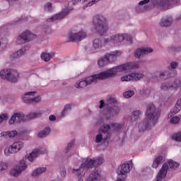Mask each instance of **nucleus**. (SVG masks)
Segmentation results:
<instances>
[{
    "instance_id": "nucleus-40",
    "label": "nucleus",
    "mask_w": 181,
    "mask_h": 181,
    "mask_svg": "<svg viewBox=\"0 0 181 181\" xmlns=\"http://www.w3.org/2000/svg\"><path fill=\"white\" fill-rule=\"evenodd\" d=\"M179 122H180V118L179 117H174L170 119L171 124H179Z\"/></svg>"
},
{
    "instance_id": "nucleus-42",
    "label": "nucleus",
    "mask_w": 181,
    "mask_h": 181,
    "mask_svg": "<svg viewBox=\"0 0 181 181\" xmlns=\"http://www.w3.org/2000/svg\"><path fill=\"white\" fill-rule=\"evenodd\" d=\"M160 78H162V80H166L167 78H169V76H166V72H160L159 73Z\"/></svg>"
},
{
    "instance_id": "nucleus-31",
    "label": "nucleus",
    "mask_w": 181,
    "mask_h": 181,
    "mask_svg": "<svg viewBox=\"0 0 181 181\" xmlns=\"http://www.w3.org/2000/svg\"><path fill=\"white\" fill-rule=\"evenodd\" d=\"M98 64L99 67H104V66H107V64H108V59H106L105 57H104L98 61Z\"/></svg>"
},
{
    "instance_id": "nucleus-15",
    "label": "nucleus",
    "mask_w": 181,
    "mask_h": 181,
    "mask_svg": "<svg viewBox=\"0 0 181 181\" xmlns=\"http://www.w3.org/2000/svg\"><path fill=\"white\" fill-rule=\"evenodd\" d=\"M26 168H28L26 162L25 160H21L19 164L10 171V175L11 176H19V174L22 173V171L25 170Z\"/></svg>"
},
{
    "instance_id": "nucleus-52",
    "label": "nucleus",
    "mask_w": 181,
    "mask_h": 181,
    "mask_svg": "<svg viewBox=\"0 0 181 181\" xmlns=\"http://www.w3.org/2000/svg\"><path fill=\"white\" fill-rule=\"evenodd\" d=\"M116 181H125V179L117 178Z\"/></svg>"
},
{
    "instance_id": "nucleus-16",
    "label": "nucleus",
    "mask_w": 181,
    "mask_h": 181,
    "mask_svg": "<svg viewBox=\"0 0 181 181\" xmlns=\"http://www.w3.org/2000/svg\"><path fill=\"white\" fill-rule=\"evenodd\" d=\"M143 77H144V75L142 73H132L122 76L121 81H138L142 80Z\"/></svg>"
},
{
    "instance_id": "nucleus-14",
    "label": "nucleus",
    "mask_w": 181,
    "mask_h": 181,
    "mask_svg": "<svg viewBox=\"0 0 181 181\" xmlns=\"http://www.w3.org/2000/svg\"><path fill=\"white\" fill-rule=\"evenodd\" d=\"M153 5L156 6H163L168 8L171 5H177L180 2V0H151Z\"/></svg>"
},
{
    "instance_id": "nucleus-5",
    "label": "nucleus",
    "mask_w": 181,
    "mask_h": 181,
    "mask_svg": "<svg viewBox=\"0 0 181 181\" xmlns=\"http://www.w3.org/2000/svg\"><path fill=\"white\" fill-rule=\"evenodd\" d=\"M112 129L113 131L117 132L121 128H122V124L119 123L112 124L110 127L108 124H105L100 127V131L102 134H99L95 137V142L100 144V142H107V139L111 138V133H110V129Z\"/></svg>"
},
{
    "instance_id": "nucleus-11",
    "label": "nucleus",
    "mask_w": 181,
    "mask_h": 181,
    "mask_svg": "<svg viewBox=\"0 0 181 181\" xmlns=\"http://www.w3.org/2000/svg\"><path fill=\"white\" fill-rule=\"evenodd\" d=\"M25 146V144L22 141H15L11 146H7L4 149V155L9 156L12 153H17L22 148Z\"/></svg>"
},
{
    "instance_id": "nucleus-43",
    "label": "nucleus",
    "mask_w": 181,
    "mask_h": 181,
    "mask_svg": "<svg viewBox=\"0 0 181 181\" xmlns=\"http://www.w3.org/2000/svg\"><path fill=\"white\" fill-rule=\"evenodd\" d=\"M74 146V140H72L71 142H69L68 144V146L66 149V152H69V151H70V149H71V148Z\"/></svg>"
},
{
    "instance_id": "nucleus-22",
    "label": "nucleus",
    "mask_w": 181,
    "mask_h": 181,
    "mask_svg": "<svg viewBox=\"0 0 181 181\" xmlns=\"http://www.w3.org/2000/svg\"><path fill=\"white\" fill-rule=\"evenodd\" d=\"M153 52V50L152 49V48H144V49H138L135 54L134 56L135 57H141V56H144V54H148V53H152Z\"/></svg>"
},
{
    "instance_id": "nucleus-3",
    "label": "nucleus",
    "mask_w": 181,
    "mask_h": 181,
    "mask_svg": "<svg viewBox=\"0 0 181 181\" xmlns=\"http://www.w3.org/2000/svg\"><path fill=\"white\" fill-rule=\"evenodd\" d=\"M103 163H104V158L103 157H98L95 160L87 158L78 169L72 170V173L78 177V181H83L82 177L86 175L88 169L93 168V166H100Z\"/></svg>"
},
{
    "instance_id": "nucleus-12",
    "label": "nucleus",
    "mask_w": 181,
    "mask_h": 181,
    "mask_svg": "<svg viewBox=\"0 0 181 181\" xmlns=\"http://www.w3.org/2000/svg\"><path fill=\"white\" fill-rule=\"evenodd\" d=\"M33 39H36V35L30 31H25L17 37L16 43L17 45H24Z\"/></svg>"
},
{
    "instance_id": "nucleus-20",
    "label": "nucleus",
    "mask_w": 181,
    "mask_h": 181,
    "mask_svg": "<svg viewBox=\"0 0 181 181\" xmlns=\"http://www.w3.org/2000/svg\"><path fill=\"white\" fill-rule=\"evenodd\" d=\"M121 56V52L119 51H115L112 52L110 54H107L105 56V59L107 60V64L108 63H112L117 59V57H119Z\"/></svg>"
},
{
    "instance_id": "nucleus-28",
    "label": "nucleus",
    "mask_w": 181,
    "mask_h": 181,
    "mask_svg": "<svg viewBox=\"0 0 181 181\" xmlns=\"http://www.w3.org/2000/svg\"><path fill=\"white\" fill-rule=\"evenodd\" d=\"M181 110V99L177 101L175 107L170 111L171 114H177Z\"/></svg>"
},
{
    "instance_id": "nucleus-37",
    "label": "nucleus",
    "mask_w": 181,
    "mask_h": 181,
    "mask_svg": "<svg viewBox=\"0 0 181 181\" xmlns=\"http://www.w3.org/2000/svg\"><path fill=\"white\" fill-rule=\"evenodd\" d=\"M141 114V111L136 110L133 112V117H132L131 120L132 121H136L138 117H139V115Z\"/></svg>"
},
{
    "instance_id": "nucleus-8",
    "label": "nucleus",
    "mask_w": 181,
    "mask_h": 181,
    "mask_svg": "<svg viewBox=\"0 0 181 181\" xmlns=\"http://www.w3.org/2000/svg\"><path fill=\"white\" fill-rule=\"evenodd\" d=\"M42 115V113H30L26 117H25V115L22 113H15L11 118L10 119L8 123L10 125H12L13 124H15V122L19 123V122H23V121H28V119H35V118H37V117H40Z\"/></svg>"
},
{
    "instance_id": "nucleus-49",
    "label": "nucleus",
    "mask_w": 181,
    "mask_h": 181,
    "mask_svg": "<svg viewBox=\"0 0 181 181\" xmlns=\"http://www.w3.org/2000/svg\"><path fill=\"white\" fill-rule=\"evenodd\" d=\"M49 121H56V116L50 115L49 116Z\"/></svg>"
},
{
    "instance_id": "nucleus-30",
    "label": "nucleus",
    "mask_w": 181,
    "mask_h": 181,
    "mask_svg": "<svg viewBox=\"0 0 181 181\" xmlns=\"http://www.w3.org/2000/svg\"><path fill=\"white\" fill-rule=\"evenodd\" d=\"M50 134V128L46 127L43 131L38 133L39 138H45Z\"/></svg>"
},
{
    "instance_id": "nucleus-17",
    "label": "nucleus",
    "mask_w": 181,
    "mask_h": 181,
    "mask_svg": "<svg viewBox=\"0 0 181 181\" xmlns=\"http://www.w3.org/2000/svg\"><path fill=\"white\" fill-rule=\"evenodd\" d=\"M87 37V34L84 31H81L77 33H71L69 35V42H81L83 39Z\"/></svg>"
},
{
    "instance_id": "nucleus-9",
    "label": "nucleus",
    "mask_w": 181,
    "mask_h": 181,
    "mask_svg": "<svg viewBox=\"0 0 181 181\" xmlns=\"http://www.w3.org/2000/svg\"><path fill=\"white\" fill-rule=\"evenodd\" d=\"M176 169L179 168V163L173 161V160H170L167 163H164L161 169L158 173L156 177V181H162L163 179L166 177L168 173V169Z\"/></svg>"
},
{
    "instance_id": "nucleus-1",
    "label": "nucleus",
    "mask_w": 181,
    "mask_h": 181,
    "mask_svg": "<svg viewBox=\"0 0 181 181\" xmlns=\"http://www.w3.org/2000/svg\"><path fill=\"white\" fill-rule=\"evenodd\" d=\"M138 67H139V63L138 62L119 65L110 69L106 71L88 76L85 80L79 81L75 83V87L76 88H83V87H87V86H90L92 83H95L98 80H105V78H110V77L117 76V74L121 71H128L132 70V69H138Z\"/></svg>"
},
{
    "instance_id": "nucleus-51",
    "label": "nucleus",
    "mask_w": 181,
    "mask_h": 181,
    "mask_svg": "<svg viewBox=\"0 0 181 181\" xmlns=\"http://www.w3.org/2000/svg\"><path fill=\"white\" fill-rule=\"evenodd\" d=\"M100 108H103V107L105 105V103H104V100H100Z\"/></svg>"
},
{
    "instance_id": "nucleus-21",
    "label": "nucleus",
    "mask_w": 181,
    "mask_h": 181,
    "mask_svg": "<svg viewBox=\"0 0 181 181\" xmlns=\"http://www.w3.org/2000/svg\"><path fill=\"white\" fill-rule=\"evenodd\" d=\"M43 153V151L40 149H35L31 153H30L28 156L27 155L25 156L26 159H28L30 162H33L39 155H42Z\"/></svg>"
},
{
    "instance_id": "nucleus-23",
    "label": "nucleus",
    "mask_w": 181,
    "mask_h": 181,
    "mask_svg": "<svg viewBox=\"0 0 181 181\" xmlns=\"http://www.w3.org/2000/svg\"><path fill=\"white\" fill-rule=\"evenodd\" d=\"M26 50H28V49H26V47H24L21 48V49H19L18 51H17L16 52L11 54V57L12 59H18V58L21 57V56H23V54H25V53H26Z\"/></svg>"
},
{
    "instance_id": "nucleus-38",
    "label": "nucleus",
    "mask_w": 181,
    "mask_h": 181,
    "mask_svg": "<svg viewBox=\"0 0 181 181\" xmlns=\"http://www.w3.org/2000/svg\"><path fill=\"white\" fill-rule=\"evenodd\" d=\"M6 169H8V164L6 163H4V161H0V172L6 170Z\"/></svg>"
},
{
    "instance_id": "nucleus-10",
    "label": "nucleus",
    "mask_w": 181,
    "mask_h": 181,
    "mask_svg": "<svg viewBox=\"0 0 181 181\" xmlns=\"http://www.w3.org/2000/svg\"><path fill=\"white\" fill-rule=\"evenodd\" d=\"M0 77L4 80H8L11 83H16L19 78V73L16 70L3 69L0 71Z\"/></svg>"
},
{
    "instance_id": "nucleus-54",
    "label": "nucleus",
    "mask_w": 181,
    "mask_h": 181,
    "mask_svg": "<svg viewBox=\"0 0 181 181\" xmlns=\"http://www.w3.org/2000/svg\"><path fill=\"white\" fill-rule=\"evenodd\" d=\"M144 9H145V11H146V9H148V7H146Z\"/></svg>"
},
{
    "instance_id": "nucleus-35",
    "label": "nucleus",
    "mask_w": 181,
    "mask_h": 181,
    "mask_svg": "<svg viewBox=\"0 0 181 181\" xmlns=\"http://www.w3.org/2000/svg\"><path fill=\"white\" fill-rule=\"evenodd\" d=\"M172 139H174V141H177V142H181V132L174 134Z\"/></svg>"
},
{
    "instance_id": "nucleus-27",
    "label": "nucleus",
    "mask_w": 181,
    "mask_h": 181,
    "mask_svg": "<svg viewBox=\"0 0 181 181\" xmlns=\"http://www.w3.org/2000/svg\"><path fill=\"white\" fill-rule=\"evenodd\" d=\"M162 160H163V157L161 156L156 157L152 164V168L156 169L162 163Z\"/></svg>"
},
{
    "instance_id": "nucleus-32",
    "label": "nucleus",
    "mask_w": 181,
    "mask_h": 181,
    "mask_svg": "<svg viewBox=\"0 0 181 181\" xmlns=\"http://www.w3.org/2000/svg\"><path fill=\"white\" fill-rule=\"evenodd\" d=\"M41 59L42 60H44V62H50L52 59V55L50 54L43 52L41 54Z\"/></svg>"
},
{
    "instance_id": "nucleus-18",
    "label": "nucleus",
    "mask_w": 181,
    "mask_h": 181,
    "mask_svg": "<svg viewBox=\"0 0 181 181\" xmlns=\"http://www.w3.org/2000/svg\"><path fill=\"white\" fill-rule=\"evenodd\" d=\"M131 167L129 166V164L124 163L117 168V173L119 175V176H127V174L129 173Z\"/></svg>"
},
{
    "instance_id": "nucleus-7",
    "label": "nucleus",
    "mask_w": 181,
    "mask_h": 181,
    "mask_svg": "<svg viewBox=\"0 0 181 181\" xmlns=\"http://www.w3.org/2000/svg\"><path fill=\"white\" fill-rule=\"evenodd\" d=\"M78 2H81V4H84V2H87V0H71V1L67 4V7L64 9L61 13L48 18L47 22H54V21H59L60 19H63L64 16H67L69 15V12L70 11H73L74 8L71 6L72 5H76Z\"/></svg>"
},
{
    "instance_id": "nucleus-47",
    "label": "nucleus",
    "mask_w": 181,
    "mask_h": 181,
    "mask_svg": "<svg viewBox=\"0 0 181 181\" xmlns=\"http://www.w3.org/2000/svg\"><path fill=\"white\" fill-rule=\"evenodd\" d=\"M170 67H171V69H176V67H177V62H171Z\"/></svg>"
},
{
    "instance_id": "nucleus-50",
    "label": "nucleus",
    "mask_w": 181,
    "mask_h": 181,
    "mask_svg": "<svg viewBox=\"0 0 181 181\" xmlns=\"http://www.w3.org/2000/svg\"><path fill=\"white\" fill-rule=\"evenodd\" d=\"M61 176H62L63 177H64V176H66V170L63 169L61 171Z\"/></svg>"
},
{
    "instance_id": "nucleus-4",
    "label": "nucleus",
    "mask_w": 181,
    "mask_h": 181,
    "mask_svg": "<svg viewBox=\"0 0 181 181\" xmlns=\"http://www.w3.org/2000/svg\"><path fill=\"white\" fill-rule=\"evenodd\" d=\"M122 40H127L130 44L132 43V37L128 34L124 35H113L109 38H105L104 41H103L98 38H96L93 40V46L95 49H98V47H101L103 45H117V43H121Z\"/></svg>"
},
{
    "instance_id": "nucleus-53",
    "label": "nucleus",
    "mask_w": 181,
    "mask_h": 181,
    "mask_svg": "<svg viewBox=\"0 0 181 181\" xmlns=\"http://www.w3.org/2000/svg\"><path fill=\"white\" fill-rule=\"evenodd\" d=\"M146 92L148 93V94H150L151 91L149 90H146Z\"/></svg>"
},
{
    "instance_id": "nucleus-45",
    "label": "nucleus",
    "mask_w": 181,
    "mask_h": 181,
    "mask_svg": "<svg viewBox=\"0 0 181 181\" xmlns=\"http://www.w3.org/2000/svg\"><path fill=\"white\" fill-rule=\"evenodd\" d=\"M6 119H8V115L3 114L0 115V124H2V122L5 121Z\"/></svg>"
},
{
    "instance_id": "nucleus-48",
    "label": "nucleus",
    "mask_w": 181,
    "mask_h": 181,
    "mask_svg": "<svg viewBox=\"0 0 181 181\" xmlns=\"http://www.w3.org/2000/svg\"><path fill=\"white\" fill-rule=\"evenodd\" d=\"M149 0H143L139 3V5H145V4H148Z\"/></svg>"
},
{
    "instance_id": "nucleus-13",
    "label": "nucleus",
    "mask_w": 181,
    "mask_h": 181,
    "mask_svg": "<svg viewBox=\"0 0 181 181\" xmlns=\"http://www.w3.org/2000/svg\"><path fill=\"white\" fill-rule=\"evenodd\" d=\"M36 94V92H28L24 94L23 97V100L25 104H37V103H40V97L37 96L33 98V95Z\"/></svg>"
},
{
    "instance_id": "nucleus-26",
    "label": "nucleus",
    "mask_w": 181,
    "mask_h": 181,
    "mask_svg": "<svg viewBox=\"0 0 181 181\" xmlns=\"http://www.w3.org/2000/svg\"><path fill=\"white\" fill-rule=\"evenodd\" d=\"M1 136H4V138H13L18 135V132L16 130L11 132H3L0 134Z\"/></svg>"
},
{
    "instance_id": "nucleus-19",
    "label": "nucleus",
    "mask_w": 181,
    "mask_h": 181,
    "mask_svg": "<svg viewBox=\"0 0 181 181\" xmlns=\"http://www.w3.org/2000/svg\"><path fill=\"white\" fill-rule=\"evenodd\" d=\"M181 88V80L177 79L176 81L173 84L170 85L169 83L163 84L160 86L161 90H169V88Z\"/></svg>"
},
{
    "instance_id": "nucleus-34",
    "label": "nucleus",
    "mask_w": 181,
    "mask_h": 181,
    "mask_svg": "<svg viewBox=\"0 0 181 181\" xmlns=\"http://www.w3.org/2000/svg\"><path fill=\"white\" fill-rule=\"evenodd\" d=\"M118 111H119V108L117 106H114L113 107L108 109V112H110V114H112V115H114V114H118Z\"/></svg>"
},
{
    "instance_id": "nucleus-46",
    "label": "nucleus",
    "mask_w": 181,
    "mask_h": 181,
    "mask_svg": "<svg viewBox=\"0 0 181 181\" xmlns=\"http://www.w3.org/2000/svg\"><path fill=\"white\" fill-rule=\"evenodd\" d=\"M100 0H92L90 2L88 3L86 8L88 6H93V5H95L96 2H98Z\"/></svg>"
},
{
    "instance_id": "nucleus-33",
    "label": "nucleus",
    "mask_w": 181,
    "mask_h": 181,
    "mask_svg": "<svg viewBox=\"0 0 181 181\" xmlns=\"http://www.w3.org/2000/svg\"><path fill=\"white\" fill-rule=\"evenodd\" d=\"M8 45V40L5 38H0V50H4Z\"/></svg>"
},
{
    "instance_id": "nucleus-2",
    "label": "nucleus",
    "mask_w": 181,
    "mask_h": 181,
    "mask_svg": "<svg viewBox=\"0 0 181 181\" xmlns=\"http://www.w3.org/2000/svg\"><path fill=\"white\" fill-rule=\"evenodd\" d=\"M160 117V110H156L155 105L150 103L146 112L145 122L139 124V132H144L146 129H149V127H153L158 122V119Z\"/></svg>"
},
{
    "instance_id": "nucleus-25",
    "label": "nucleus",
    "mask_w": 181,
    "mask_h": 181,
    "mask_svg": "<svg viewBox=\"0 0 181 181\" xmlns=\"http://www.w3.org/2000/svg\"><path fill=\"white\" fill-rule=\"evenodd\" d=\"M172 22H173L172 17H170V16L166 17L165 18H163L161 20L160 26L168 28V26H170L172 25Z\"/></svg>"
},
{
    "instance_id": "nucleus-41",
    "label": "nucleus",
    "mask_w": 181,
    "mask_h": 181,
    "mask_svg": "<svg viewBox=\"0 0 181 181\" xmlns=\"http://www.w3.org/2000/svg\"><path fill=\"white\" fill-rule=\"evenodd\" d=\"M45 9L47 11V12H51V11L53 10V7L52 6V3H47L45 6Z\"/></svg>"
},
{
    "instance_id": "nucleus-36",
    "label": "nucleus",
    "mask_w": 181,
    "mask_h": 181,
    "mask_svg": "<svg viewBox=\"0 0 181 181\" xmlns=\"http://www.w3.org/2000/svg\"><path fill=\"white\" fill-rule=\"evenodd\" d=\"M134 94H135L134 90H127L123 93V95L125 98H131Z\"/></svg>"
},
{
    "instance_id": "nucleus-44",
    "label": "nucleus",
    "mask_w": 181,
    "mask_h": 181,
    "mask_svg": "<svg viewBox=\"0 0 181 181\" xmlns=\"http://www.w3.org/2000/svg\"><path fill=\"white\" fill-rule=\"evenodd\" d=\"M108 104H115V103H117V100H115V98H112V97H109L107 100Z\"/></svg>"
},
{
    "instance_id": "nucleus-24",
    "label": "nucleus",
    "mask_w": 181,
    "mask_h": 181,
    "mask_svg": "<svg viewBox=\"0 0 181 181\" xmlns=\"http://www.w3.org/2000/svg\"><path fill=\"white\" fill-rule=\"evenodd\" d=\"M100 177L101 176L100 175L98 172H97V170H95L90 174L86 181H98L100 180Z\"/></svg>"
},
{
    "instance_id": "nucleus-29",
    "label": "nucleus",
    "mask_w": 181,
    "mask_h": 181,
    "mask_svg": "<svg viewBox=\"0 0 181 181\" xmlns=\"http://www.w3.org/2000/svg\"><path fill=\"white\" fill-rule=\"evenodd\" d=\"M45 172H46V168H38L33 172L32 175L35 177L39 176V175H42Z\"/></svg>"
},
{
    "instance_id": "nucleus-6",
    "label": "nucleus",
    "mask_w": 181,
    "mask_h": 181,
    "mask_svg": "<svg viewBox=\"0 0 181 181\" xmlns=\"http://www.w3.org/2000/svg\"><path fill=\"white\" fill-rule=\"evenodd\" d=\"M93 23L96 32L103 36L108 30V25L107 24V20L103 16H95L93 17Z\"/></svg>"
},
{
    "instance_id": "nucleus-39",
    "label": "nucleus",
    "mask_w": 181,
    "mask_h": 181,
    "mask_svg": "<svg viewBox=\"0 0 181 181\" xmlns=\"http://www.w3.org/2000/svg\"><path fill=\"white\" fill-rule=\"evenodd\" d=\"M69 110H71V105H67L65 106L64 109L63 110L62 112V117H64V114L67 112V111H69Z\"/></svg>"
},
{
    "instance_id": "nucleus-55",
    "label": "nucleus",
    "mask_w": 181,
    "mask_h": 181,
    "mask_svg": "<svg viewBox=\"0 0 181 181\" xmlns=\"http://www.w3.org/2000/svg\"><path fill=\"white\" fill-rule=\"evenodd\" d=\"M179 50H177V49H175V52H178Z\"/></svg>"
}]
</instances>
